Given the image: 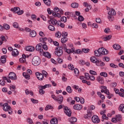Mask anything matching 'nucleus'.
Returning <instances> with one entry per match:
<instances>
[{
	"label": "nucleus",
	"instance_id": "2f4dec72",
	"mask_svg": "<svg viewBox=\"0 0 124 124\" xmlns=\"http://www.w3.org/2000/svg\"><path fill=\"white\" fill-rule=\"evenodd\" d=\"M119 110V111H121L122 113H124V104H121L120 105Z\"/></svg>",
	"mask_w": 124,
	"mask_h": 124
},
{
	"label": "nucleus",
	"instance_id": "2eb2a0df",
	"mask_svg": "<svg viewBox=\"0 0 124 124\" xmlns=\"http://www.w3.org/2000/svg\"><path fill=\"white\" fill-rule=\"evenodd\" d=\"M83 108V106L82 105H75L73 107V108L75 110H81Z\"/></svg>",
	"mask_w": 124,
	"mask_h": 124
},
{
	"label": "nucleus",
	"instance_id": "cd10ccee",
	"mask_svg": "<svg viewBox=\"0 0 124 124\" xmlns=\"http://www.w3.org/2000/svg\"><path fill=\"white\" fill-rule=\"evenodd\" d=\"M115 118L116 119V121L118 122H121L122 121V115L121 114H118L115 116Z\"/></svg>",
	"mask_w": 124,
	"mask_h": 124
},
{
	"label": "nucleus",
	"instance_id": "4468645a",
	"mask_svg": "<svg viewBox=\"0 0 124 124\" xmlns=\"http://www.w3.org/2000/svg\"><path fill=\"white\" fill-rule=\"evenodd\" d=\"M56 101H58L59 104H62V101H63V97L62 95H59L58 98H57Z\"/></svg>",
	"mask_w": 124,
	"mask_h": 124
},
{
	"label": "nucleus",
	"instance_id": "6e6d98bb",
	"mask_svg": "<svg viewBox=\"0 0 124 124\" xmlns=\"http://www.w3.org/2000/svg\"><path fill=\"white\" fill-rule=\"evenodd\" d=\"M61 20L62 22H64V23H65L67 20L66 18V17L65 16H62L61 17Z\"/></svg>",
	"mask_w": 124,
	"mask_h": 124
},
{
	"label": "nucleus",
	"instance_id": "338daca9",
	"mask_svg": "<svg viewBox=\"0 0 124 124\" xmlns=\"http://www.w3.org/2000/svg\"><path fill=\"white\" fill-rule=\"evenodd\" d=\"M0 38H1V41H4L5 42H6V39H5V37L3 35H2L1 37H0Z\"/></svg>",
	"mask_w": 124,
	"mask_h": 124
},
{
	"label": "nucleus",
	"instance_id": "774afa93",
	"mask_svg": "<svg viewBox=\"0 0 124 124\" xmlns=\"http://www.w3.org/2000/svg\"><path fill=\"white\" fill-rule=\"evenodd\" d=\"M62 37H67V32H63L62 34Z\"/></svg>",
	"mask_w": 124,
	"mask_h": 124
},
{
	"label": "nucleus",
	"instance_id": "0eeeda50",
	"mask_svg": "<svg viewBox=\"0 0 124 124\" xmlns=\"http://www.w3.org/2000/svg\"><path fill=\"white\" fill-rule=\"evenodd\" d=\"M92 122L94 124H98L100 122V120L97 115H93L92 118Z\"/></svg>",
	"mask_w": 124,
	"mask_h": 124
},
{
	"label": "nucleus",
	"instance_id": "13d9d810",
	"mask_svg": "<svg viewBox=\"0 0 124 124\" xmlns=\"http://www.w3.org/2000/svg\"><path fill=\"white\" fill-rule=\"evenodd\" d=\"M42 73L43 76H45V77H47V76L48 75V73L45 70H43L42 71Z\"/></svg>",
	"mask_w": 124,
	"mask_h": 124
},
{
	"label": "nucleus",
	"instance_id": "5fc2aeb1",
	"mask_svg": "<svg viewBox=\"0 0 124 124\" xmlns=\"http://www.w3.org/2000/svg\"><path fill=\"white\" fill-rule=\"evenodd\" d=\"M31 102L33 103L34 104L38 103V100H35L34 98H31Z\"/></svg>",
	"mask_w": 124,
	"mask_h": 124
},
{
	"label": "nucleus",
	"instance_id": "0e129e2a",
	"mask_svg": "<svg viewBox=\"0 0 124 124\" xmlns=\"http://www.w3.org/2000/svg\"><path fill=\"white\" fill-rule=\"evenodd\" d=\"M78 20L80 22H82V21H84V17L82 16H79Z\"/></svg>",
	"mask_w": 124,
	"mask_h": 124
},
{
	"label": "nucleus",
	"instance_id": "7ed1b4c3",
	"mask_svg": "<svg viewBox=\"0 0 124 124\" xmlns=\"http://www.w3.org/2000/svg\"><path fill=\"white\" fill-rule=\"evenodd\" d=\"M41 62V60L38 56H34L32 59V64L34 66L39 65Z\"/></svg>",
	"mask_w": 124,
	"mask_h": 124
},
{
	"label": "nucleus",
	"instance_id": "393cba45",
	"mask_svg": "<svg viewBox=\"0 0 124 124\" xmlns=\"http://www.w3.org/2000/svg\"><path fill=\"white\" fill-rule=\"evenodd\" d=\"M0 61L2 63H5L6 62V56L4 55L1 56Z\"/></svg>",
	"mask_w": 124,
	"mask_h": 124
},
{
	"label": "nucleus",
	"instance_id": "49530a36",
	"mask_svg": "<svg viewBox=\"0 0 124 124\" xmlns=\"http://www.w3.org/2000/svg\"><path fill=\"white\" fill-rule=\"evenodd\" d=\"M82 52L83 53H89V52H90V49L89 48H82Z\"/></svg>",
	"mask_w": 124,
	"mask_h": 124
},
{
	"label": "nucleus",
	"instance_id": "9d476101",
	"mask_svg": "<svg viewBox=\"0 0 124 124\" xmlns=\"http://www.w3.org/2000/svg\"><path fill=\"white\" fill-rule=\"evenodd\" d=\"M63 109L65 114H66L68 117H70L72 113L70 109H69L67 107H64Z\"/></svg>",
	"mask_w": 124,
	"mask_h": 124
},
{
	"label": "nucleus",
	"instance_id": "6ab92c4d",
	"mask_svg": "<svg viewBox=\"0 0 124 124\" xmlns=\"http://www.w3.org/2000/svg\"><path fill=\"white\" fill-rule=\"evenodd\" d=\"M59 123V121L58 119L56 118H52L50 121L51 124H58Z\"/></svg>",
	"mask_w": 124,
	"mask_h": 124
},
{
	"label": "nucleus",
	"instance_id": "72a5a7b5",
	"mask_svg": "<svg viewBox=\"0 0 124 124\" xmlns=\"http://www.w3.org/2000/svg\"><path fill=\"white\" fill-rule=\"evenodd\" d=\"M71 5L73 8H78L79 6V4L77 3H72Z\"/></svg>",
	"mask_w": 124,
	"mask_h": 124
},
{
	"label": "nucleus",
	"instance_id": "09e8293b",
	"mask_svg": "<svg viewBox=\"0 0 124 124\" xmlns=\"http://www.w3.org/2000/svg\"><path fill=\"white\" fill-rule=\"evenodd\" d=\"M50 43H53L54 44V45H55V46H59V44L58 42L57 41H53V40H50Z\"/></svg>",
	"mask_w": 124,
	"mask_h": 124
},
{
	"label": "nucleus",
	"instance_id": "de8ad7c7",
	"mask_svg": "<svg viewBox=\"0 0 124 124\" xmlns=\"http://www.w3.org/2000/svg\"><path fill=\"white\" fill-rule=\"evenodd\" d=\"M62 35V33L60 31H58L55 33V36L58 37V38H60L61 36Z\"/></svg>",
	"mask_w": 124,
	"mask_h": 124
},
{
	"label": "nucleus",
	"instance_id": "37998d69",
	"mask_svg": "<svg viewBox=\"0 0 124 124\" xmlns=\"http://www.w3.org/2000/svg\"><path fill=\"white\" fill-rule=\"evenodd\" d=\"M91 76H90V74L88 73H86L85 74V78L86 80H90V77Z\"/></svg>",
	"mask_w": 124,
	"mask_h": 124
},
{
	"label": "nucleus",
	"instance_id": "423d86ee",
	"mask_svg": "<svg viewBox=\"0 0 124 124\" xmlns=\"http://www.w3.org/2000/svg\"><path fill=\"white\" fill-rule=\"evenodd\" d=\"M48 22L49 23V24H50V25H53V26H56V25H57L58 26L59 21L57 20L55 18H51L48 21Z\"/></svg>",
	"mask_w": 124,
	"mask_h": 124
},
{
	"label": "nucleus",
	"instance_id": "58836bf2",
	"mask_svg": "<svg viewBox=\"0 0 124 124\" xmlns=\"http://www.w3.org/2000/svg\"><path fill=\"white\" fill-rule=\"evenodd\" d=\"M66 91L69 93H72V89H71V87L69 86H67L66 88Z\"/></svg>",
	"mask_w": 124,
	"mask_h": 124
},
{
	"label": "nucleus",
	"instance_id": "f3484780",
	"mask_svg": "<svg viewBox=\"0 0 124 124\" xmlns=\"http://www.w3.org/2000/svg\"><path fill=\"white\" fill-rule=\"evenodd\" d=\"M65 51L67 54H72V53L75 52V48H72L71 49L67 48L65 50Z\"/></svg>",
	"mask_w": 124,
	"mask_h": 124
},
{
	"label": "nucleus",
	"instance_id": "aec40b11",
	"mask_svg": "<svg viewBox=\"0 0 124 124\" xmlns=\"http://www.w3.org/2000/svg\"><path fill=\"white\" fill-rule=\"evenodd\" d=\"M11 11L14 13H17L18 11H20V8L15 7L14 8L11 9Z\"/></svg>",
	"mask_w": 124,
	"mask_h": 124
},
{
	"label": "nucleus",
	"instance_id": "dca6fc26",
	"mask_svg": "<svg viewBox=\"0 0 124 124\" xmlns=\"http://www.w3.org/2000/svg\"><path fill=\"white\" fill-rule=\"evenodd\" d=\"M12 55L13 57H17L19 55V51L17 49H14L12 52Z\"/></svg>",
	"mask_w": 124,
	"mask_h": 124
},
{
	"label": "nucleus",
	"instance_id": "7c9ffc66",
	"mask_svg": "<svg viewBox=\"0 0 124 124\" xmlns=\"http://www.w3.org/2000/svg\"><path fill=\"white\" fill-rule=\"evenodd\" d=\"M22 75L23 77H25V79H27V80H30V75L28 74L27 73H23Z\"/></svg>",
	"mask_w": 124,
	"mask_h": 124
},
{
	"label": "nucleus",
	"instance_id": "39448f33",
	"mask_svg": "<svg viewBox=\"0 0 124 124\" xmlns=\"http://www.w3.org/2000/svg\"><path fill=\"white\" fill-rule=\"evenodd\" d=\"M63 53L62 47V46H58V47L56 48V51L55 52V55H56L58 57H61V56H62Z\"/></svg>",
	"mask_w": 124,
	"mask_h": 124
},
{
	"label": "nucleus",
	"instance_id": "ea45409f",
	"mask_svg": "<svg viewBox=\"0 0 124 124\" xmlns=\"http://www.w3.org/2000/svg\"><path fill=\"white\" fill-rule=\"evenodd\" d=\"M94 54L96 57H99V56H101V54H100V52H99V49L95 50Z\"/></svg>",
	"mask_w": 124,
	"mask_h": 124
},
{
	"label": "nucleus",
	"instance_id": "e2e57ef3",
	"mask_svg": "<svg viewBox=\"0 0 124 124\" xmlns=\"http://www.w3.org/2000/svg\"><path fill=\"white\" fill-rule=\"evenodd\" d=\"M13 26L14 28H16V29L19 27V25L17 23V22H14L13 24Z\"/></svg>",
	"mask_w": 124,
	"mask_h": 124
},
{
	"label": "nucleus",
	"instance_id": "1a4fd4ad",
	"mask_svg": "<svg viewBox=\"0 0 124 124\" xmlns=\"http://www.w3.org/2000/svg\"><path fill=\"white\" fill-rule=\"evenodd\" d=\"M9 78L11 80H17V76L14 72H11L9 74Z\"/></svg>",
	"mask_w": 124,
	"mask_h": 124
},
{
	"label": "nucleus",
	"instance_id": "20e7f679",
	"mask_svg": "<svg viewBox=\"0 0 124 124\" xmlns=\"http://www.w3.org/2000/svg\"><path fill=\"white\" fill-rule=\"evenodd\" d=\"M108 19L109 20V21H113L114 18L113 17V16L114 15H116V13L115 10H114L113 8H111L110 11L108 13Z\"/></svg>",
	"mask_w": 124,
	"mask_h": 124
},
{
	"label": "nucleus",
	"instance_id": "ddd939ff",
	"mask_svg": "<svg viewBox=\"0 0 124 124\" xmlns=\"http://www.w3.org/2000/svg\"><path fill=\"white\" fill-rule=\"evenodd\" d=\"M41 48H42V44H41V43L38 44L36 46V51H40V52L41 53H43V49H41Z\"/></svg>",
	"mask_w": 124,
	"mask_h": 124
},
{
	"label": "nucleus",
	"instance_id": "c85d7f7f",
	"mask_svg": "<svg viewBox=\"0 0 124 124\" xmlns=\"http://www.w3.org/2000/svg\"><path fill=\"white\" fill-rule=\"evenodd\" d=\"M77 122V118L75 117H72L70 119V122L72 124H74V123H76Z\"/></svg>",
	"mask_w": 124,
	"mask_h": 124
},
{
	"label": "nucleus",
	"instance_id": "f257e3e1",
	"mask_svg": "<svg viewBox=\"0 0 124 124\" xmlns=\"http://www.w3.org/2000/svg\"><path fill=\"white\" fill-rule=\"evenodd\" d=\"M91 61L93 63H96L97 66H104L105 63L102 61L96 59L94 56H92L91 57Z\"/></svg>",
	"mask_w": 124,
	"mask_h": 124
},
{
	"label": "nucleus",
	"instance_id": "864d4df0",
	"mask_svg": "<svg viewBox=\"0 0 124 124\" xmlns=\"http://www.w3.org/2000/svg\"><path fill=\"white\" fill-rule=\"evenodd\" d=\"M42 48L44 49L45 51H46V50H48V46L45 44L42 45Z\"/></svg>",
	"mask_w": 124,
	"mask_h": 124
},
{
	"label": "nucleus",
	"instance_id": "4c0bfd02",
	"mask_svg": "<svg viewBox=\"0 0 124 124\" xmlns=\"http://www.w3.org/2000/svg\"><path fill=\"white\" fill-rule=\"evenodd\" d=\"M57 27H61V28H64V24L62 23L61 21H58Z\"/></svg>",
	"mask_w": 124,
	"mask_h": 124
},
{
	"label": "nucleus",
	"instance_id": "4be33fe9",
	"mask_svg": "<svg viewBox=\"0 0 124 124\" xmlns=\"http://www.w3.org/2000/svg\"><path fill=\"white\" fill-rule=\"evenodd\" d=\"M51 87V84H46L45 86H39L38 88L41 89V90H45L46 88H49Z\"/></svg>",
	"mask_w": 124,
	"mask_h": 124
},
{
	"label": "nucleus",
	"instance_id": "c9c22d12",
	"mask_svg": "<svg viewBox=\"0 0 124 124\" xmlns=\"http://www.w3.org/2000/svg\"><path fill=\"white\" fill-rule=\"evenodd\" d=\"M48 29L50 31H54L56 30V28H55V27L52 25H50L48 26Z\"/></svg>",
	"mask_w": 124,
	"mask_h": 124
},
{
	"label": "nucleus",
	"instance_id": "69168bd1",
	"mask_svg": "<svg viewBox=\"0 0 124 124\" xmlns=\"http://www.w3.org/2000/svg\"><path fill=\"white\" fill-rule=\"evenodd\" d=\"M112 123H114V124H117L118 123V121H117V119L115 118H112L111 119Z\"/></svg>",
	"mask_w": 124,
	"mask_h": 124
},
{
	"label": "nucleus",
	"instance_id": "603ef678",
	"mask_svg": "<svg viewBox=\"0 0 124 124\" xmlns=\"http://www.w3.org/2000/svg\"><path fill=\"white\" fill-rule=\"evenodd\" d=\"M2 79H3V80H4L5 81H7V82L8 83H11V80L10 79L7 78H6L5 77H3Z\"/></svg>",
	"mask_w": 124,
	"mask_h": 124
},
{
	"label": "nucleus",
	"instance_id": "4d7b16f0",
	"mask_svg": "<svg viewBox=\"0 0 124 124\" xmlns=\"http://www.w3.org/2000/svg\"><path fill=\"white\" fill-rule=\"evenodd\" d=\"M92 27L93 28V29H97L98 28V25H97L96 23H93L92 25Z\"/></svg>",
	"mask_w": 124,
	"mask_h": 124
},
{
	"label": "nucleus",
	"instance_id": "79ce46f5",
	"mask_svg": "<svg viewBox=\"0 0 124 124\" xmlns=\"http://www.w3.org/2000/svg\"><path fill=\"white\" fill-rule=\"evenodd\" d=\"M102 122H104V120H108V117L106 116V114H103L102 116Z\"/></svg>",
	"mask_w": 124,
	"mask_h": 124
},
{
	"label": "nucleus",
	"instance_id": "bb28decb",
	"mask_svg": "<svg viewBox=\"0 0 124 124\" xmlns=\"http://www.w3.org/2000/svg\"><path fill=\"white\" fill-rule=\"evenodd\" d=\"M43 1L47 6L51 5V0H43Z\"/></svg>",
	"mask_w": 124,
	"mask_h": 124
},
{
	"label": "nucleus",
	"instance_id": "6e6552de",
	"mask_svg": "<svg viewBox=\"0 0 124 124\" xmlns=\"http://www.w3.org/2000/svg\"><path fill=\"white\" fill-rule=\"evenodd\" d=\"M87 114L84 115L85 119H90L91 116H93V112L91 109H88Z\"/></svg>",
	"mask_w": 124,
	"mask_h": 124
},
{
	"label": "nucleus",
	"instance_id": "f03ea898",
	"mask_svg": "<svg viewBox=\"0 0 124 124\" xmlns=\"http://www.w3.org/2000/svg\"><path fill=\"white\" fill-rule=\"evenodd\" d=\"M0 106L3 107V110H4L5 112H8V114L10 115H12V108L10 106H8V103H5L3 105L2 104H0Z\"/></svg>",
	"mask_w": 124,
	"mask_h": 124
},
{
	"label": "nucleus",
	"instance_id": "a18cd8bd",
	"mask_svg": "<svg viewBox=\"0 0 124 124\" xmlns=\"http://www.w3.org/2000/svg\"><path fill=\"white\" fill-rule=\"evenodd\" d=\"M74 73L77 76L79 74V70L77 68H75L74 69Z\"/></svg>",
	"mask_w": 124,
	"mask_h": 124
},
{
	"label": "nucleus",
	"instance_id": "473e14b6",
	"mask_svg": "<svg viewBox=\"0 0 124 124\" xmlns=\"http://www.w3.org/2000/svg\"><path fill=\"white\" fill-rule=\"evenodd\" d=\"M52 15L54 17H58V18H61L62 17L61 14L60 13H52Z\"/></svg>",
	"mask_w": 124,
	"mask_h": 124
},
{
	"label": "nucleus",
	"instance_id": "b1692460",
	"mask_svg": "<svg viewBox=\"0 0 124 124\" xmlns=\"http://www.w3.org/2000/svg\"><path fill=\"white\" fill-rule=\"evenodd\" d=\"M43 55L45 56V57L48 58V59H51V54H50V53L47 52H44V51H43Z\"/></svg>",
	"mask_w": 124,
	"mask_h": 124
},
{
	"label": "nucleus",
	"instance_id": "c756f323",
	"mask_svg": "<svg viewBox=\"0 0 124 124\" xmlns=\"http://www.w3.org/2000/svg\"><path fill=\"white\" fill-rule=\"evenodd\" d=\"M31 37H35L36 36V32L35 31H32L30 32Z\"/></svg>",
	"mask_w": 124,
	"mask_h": 124
},
{
	"label": "nucleus",
	"instance_id": "680f3d73",
	"mask_svg": "<svg viewBox=\"0 0 124 124\" xmlns=\"http://www.w3.org/2000/svg\"><path fill=\"white\" fill-rule=\"evenodd\" d=\"M90 74H92V75H97L96 72L93 71V70H90Z\"/></svg>",
	"mask_w": 124,
	"mask_h": 124
},
{
	"label": "nucleus",
	"instance_id": "a878e982",
	"mask_svg": "<svg viewBox=\"0 0 124 124\" xmlns=\"http://www.w3.org/2000/svg\"><path fill=\"white\" fill-rule=\"evenodd\" d=\"M3 27L4 28V30H6V31H8V30L10 29V26H9V25L6 23L3 24Z\"/></svg>",
	"mask_w": 124,
	"mask_h": 124
},
{
	"label": "nucleus",
	"instance_id": "e433bc0d",
	"mask_svg": "<svg viewBox=\"0 0 124 124\" xmlns=\"http://www.w3.org/2000/svg\"><path fill=\"white\" fill-rule=\"evenodd\" d=\"M111 38H112V35H108V36H106L105 37H104V40L105 41H107V40H110V39Z\"/></svg>",
	"mask_w": 124,
	"mask_h": 124
},
{
	"label": "nucleus",
	"instance_id": "f704fd0d",
	"mask_svg": "<svg viewBox=\"0 0 124 124\" xmlns=\"http://www.w3.org/2000/svg\"><path fill=\"white\" fill-rule=\"evenodd\" d=\"M67 40H68V39L67 37H63L61 39V42L63 44L65 43V42H67Z\"/></svg>",
	"mask_w": 124,
	"mask_h": 124
},
{
	"label": "nucleus",
	"instance_id": "bf43d9fd",
	"mask_svg": "<svg viewBox=\"0 0 124 124\" xmlns=\"http://www.w3.org/2000/svg\"><path fill=\"white\" fill-rule=\"evenodd\" d=\"M26 59L23 58H20L19 59V62H21V63H24V62H26Z\"/></svg>",
	"mask_w": 124,
	"mask_h": 124
},
{
	"label": "nucleus",
	"instance_id": "a211bd4d",
	"mask_svg": "<svg viewBox=\"0 0 124 124\" xmlns=\"http://www.w3.org/2000/svg\"><path fill=\"white\" fill-rule=\"evenodd\" d=\"M26 50L29 52H33V51H34V47L31 46H27L26 47Z\"/></svg>",
	"mask_w": 124,
	"mask_h": 124
},
{
	"label": "nucleus",
	"instance_id": "c03bdc74",
	"mask_svg": "<svg viewBox=\"0 0 124 124\" xmlns=\"http://www.w3.org/2000/svg\"><path fill=\"white\" fill-rule=\"evenodd\" d=\"M68 67L70 70H74V66L72 64H69L68 65Z\"/></svg>",
	"mask_w": 124,
	"mask_h": 124
},
{
	"label": "nucleus",
	"instance_id": "a19ab883",
	"mask_svg": "<svg viewBox=\"0 0 124 124\" xmlns=\"http://www.w3.org/2000/svg\"><path fill=\"white\" fill-rule=\"evenodd\" d=\"M74 53H75V54H82V51L80 49H77L76 51L75 49V51H74Z\"/></svg>",
	"mask_w": 124,
	"mask_h": 124
},
{
	"label": "nucleus",
	"instance_id": "f8f14e48",
	"mask_svg": "<svg viewBox=\"0 0 124 124\" xmlns=\"http://www.w3.org/2000/svg\"><path fill=\"white\" fill-rule=\"evenodd\" d=\"M36 76H37V79L39 80L40 81H42L43 79H44V76L42 74L39 73V72H36L35 73Z\"/></svg>",
	"mask_w": 124,
	"mask_h": 124
},
{
	"label": "nucleus",
	"instance_id": "8fccbe9b",
	"mask_svg": "<svg viewBox=\"0 0 124 124\" xmlns=\"http://www.w3.org/2000/svg\"><path fill=\"white\" fill-rule=\"evenodd\" d=\"M100 75L101 76H103V77H105V78H106L108 76L107 73H106V72H101V73H100Z\"/></svg>",
	"mask_w": 124,
	"mask_h": 124
},
{
	"label": "nucleus",
	"instance_id": "5701e85b",
	"mask_svg": "<svg viewBox=\"0 0 124 124\" xmlns=\"http://www.w3.org/2000/svg\"><path fill=\"white\" fill-rule=\"evenodd\" d=\"M112 47L114 50H120L121 49V46L118 44H115L112 46Z\"/></svg>",
	"mask_w": 124,
	"mask_h": 124
},
{
	"label": "nucleus",
	"instance_id": "052dcab7",
	"mask_svg": "<svg viewBox=\"0 0 124 124\" xmlns=\"http://www.w3.org/2000/svg\"><path fill=\"white\" fill-rule=\"evenodd\" d=\"M51 108H52V106H51L50 105H48L46 107L45 110L46 111H48V110H49V109H51Z\"/></svg>",
	"mask_w": 124,
	"mask_h": 124
},
{
	"label": "nucleus",
	"instance_id": "412c9836",
	"mask_svg": "<svg viewBox=\"0 0 124 124\" xmlns=\"http://www.w3.org/2000/svg\"><path fill=\"white\" fill-rule=\"evenodd\" d=\"M97 80L101 85H102V84L104 83V80L103 79V78L102 77H100V76H99V77H97Z\"/></svg>",
	"mask_w": 124,
	"mask_h": 124
},
{
	"label": "nucleus",
	"instance_id": "3c124183",
	"mask_svg": "<svg viewBox=\"0 0 124 124\" xmlns=\"http://www.w3.org/2000/svg\"><path fill=\"white\" fill-rule=\"evenodd\" d=\"M16 89V87L14 85H11L10 86V89L11 90V91H12V92H15Z\"/></svg>",
	"mask_w": 124,
	"mask_h": 124
},
{
	"label": "nucleus",
	"instance_id": "9b49d317",
	"mask_svg": "<svg viewBox=\"0 0 124 124\" xmlns=\"http://www.w3.org/2000/svg\"><path fill=\"white\" fill-rule=\"evenodd\" d=\"M99 52L101 55H107L108 54V50L104 47L99 48Z\"/></svg>",
	"mask_w": 124,
	"mask_h": 124
}]
</instances>
